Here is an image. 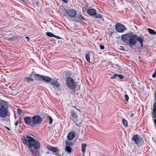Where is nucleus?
<instances>
[{
	"label": "nucleus",
	"mask_w": 156,
	"mask_h": 156,
	"mask_svg": "<svg viewBox=\"0 0 156 156\" xmlns=\"http://www.w3.org/2000/svg\"><path fill=\"white\" fill-rule=\"evenodd\" d=\"M25 123L32 128L35 127L38 124H40L42 119L38 115H34L31 117L27 116L24 118Z\"/></svg>",
	"instance_id": "1"
},
{
	"label": "nucleus",
	"mask_w": 156,
	"mask_h": 156,
	"mask_svg": "<svg viewBox=\"0 0 156 156\" xmlns=\"http://www.w3.org/2000/svg\"><path fill=\"white\" fill-rule=\"evenodd\" d=\"M66 86L70 89H74L76 87V85L73 79L71 77L67 78L66 80Z\"/></svg>",
	"instance_id": "7"
},
{
	"label": "nucleus",
	"mask_w": 156,
	"mask_h": 156,
	"mask_svg": "<svg viewBox=\"0 0 156 156\" xmlns=\"http://www.w3.org/2000/svg\"><path fill=\"white\" fill-rule=\"evenodd\" d=\"M51 82V85L55 90L58 91L60 90V86L59 83L57 81V80L52 79Z\"/></svg>",
	"instance_id": "10"
},
{
	"label": "nucleus",
	"mask_w": 156,
	"mask_h": 156,
	"mask_svg": "<svg viewBox=\"0 0 156 156\" xmlns=\"http://www.w3.org/2000/svg\"><path fill=\"white\" fill-rule=\"evenodd\" d=\"M132 141L133 143L138 146L143 144L144 143V139L141 137H139L137 134H135L132 137Z\"/></svg>",
	"instance_id": "6"
},
{
	"label": "nucleus",
	"mask_w": 156,
	"mask_h": 156,
	"mask_svg": "<svg viewBox=\"0 0 156 156\" xmlns=\"http://www.w3.org/2000/svg\"><path fill=\"white\" fill-rule=\"evenodd\" d=\"M22 142L24 144L27 145L29 148L33 147L34 149H37L39 148L40 147V144L39 142L28 135L26 136V137L23 138Z\"/></svg>",
	"instance_id": "2"
},
{
	"label": "nucleus",
	"mask_w": 156,
	"mask_h": 156,
	"mask_svg": "<svg viewBox=\"0 0 156 156\" xmlns=\"http://www.w3.org/2000/svg\"><path fill=\"white\" fill-rule=\"evenodd\" d=\"M34 81V79L30 76L25 77L23 79V81L25 82L30 83Z\"/></svg>",
	"instance_id": "18"
},
{
	"label": "nucleus",
	"mask_w": 156,
	"mask_h": 156,
	"mask_svg": "<svg viewBox=\"0 0 156 156\" xmlns=\"http://www.w3.org/2000/svg\"><path fill=\"white\" fill-rule=\"evenodd\" d=\"M95 16L94 17L96 18H101L103 19L102 18V16L99 13H97L95 14Z\"/></svg>",
	"instance_id": "26"
},
{
	"label": "nucleus",
	"mask_w": 156,
	"mask_h": 156,
	"mask_svg": "<svg viewBox=\"0 0 156 156\" xmlns=\"http://www.w3.org/2000/svg\"><path fill=\"white\" fill-rule=\"evenodd\" d=\"M62 0V1L64 2H65L66 3H67L68 1V0Z\"/></svg>",
	"instance_id": "38"
},
{
	"label": "nucleus",
	"mask_w": 156,
	"mask_h": 156,
	"mask_svg": "<svg viewBox=\"0 0 156 156\" xmlns=\"http://www.w3.org/2000/svg\"><path fill=\"white\" fill-rule=\"evenodd\" d=\"M122 123L123 124L124 126L125 127H127L128 125V122L127 121V120L124 118H123L122 119Z\"/></svg>",
	"instance_id": "21"
},
{
	"label": "nucleus",
	"mask_w": 156,
	"mask_h": 156,
	"mask_svg": "<svg viewBox=\"0 0 156 156\" xmlns=\"http://www.w3.org/2000/svg\"><path fill=\"white\" fill-rule=\"evenodd\" d=\"M35 156H36V155H35Z\"/></svg>",
	"instance_id": "47"
},
{
	"label": "nucleus",
	"mask_w": 156,
	"mask_h": 156,
	"mask_svg": "<svg viewBox=\"0 0 156 156\" xmlns=\"http://www.w3.org/2000/svg\"><path fill=\"white\" fill-rule=\"evenodd\" d=\"M66 147L65 150L69 154L71 152L72 147L73 146V143L71 141L68 140L66 141Z\"/></svg>",
	"instance_id": "9"
},
{
	"label": "nucleus",
	"mask_w": 156,
	"mask_h": 156,
	"mask_svg": "<svg viewBox=\"0 0 156 156\" xmlns=\"http://www.w3.org/2000/svg\"><path fill=\"white\" fill-rule=\"evenodd\" d=\"M33 75L34 76V78L37 80L41 81H42V79L43 76L37 74H33Z\"/></svg>",
	"instance_id": "17"
},
{
	"label": "nucleus",
	"mask_w": 156,
	"mask_h": 156,
	"mask_svg": "<svg viewBox=\"0 0 156 156\" xmlns=\"http://www.w3.org/2000/svg\"><path fill=\"white\" fill-rule=\"evenodd\" d=\"M51 80H52L51 79V78L50 77L48 76H43L42 81H44L46 82L48 84L51 82Z\"/></svg>",
	"instance_id": "13"
},
{
	"label": "nucleus",
	"mask_w": 156,
	"mask_h": 156,
	"mask_svg": "<svg viewBox=\"0 0 156 156\" xmlns=\"http://www.w3.org/2000/svg\"><path fill=\"white\" fill-rule=\"evenodd\" d=\"M72 118L74 119H76L78 117V116L76 114L75 112L73 110H71L70 112Z\"/></svg>",
	"instance_id": "19"
},
{
	"label": "nucleus",
	"mask_w": 156,
	"mask_h": 156,
	"mask_svg": "<svg viewBox=\"0 0 156 156\" xmlns=\"http://www.w3.org/2000/svg\"><path fill=\"white\" fill-rule=\"evenodd\" d=\"M117 77V74L115 73L111 78V79H113Z\"/></svg>",
	"instance_id": "29"
},
{
	"label": "nucleus",
	"mask_w": 156,
	"mask_h": 156,
	"mask_svg": "<svg viewBox=\"0 0 156 156\" xmlns=\"http://www.w3.org/2000/svg\"><path fill=\"white\" fill-rule=\"evenodd\" d=\"M86 58L87 62H88L89 63H90V56L89 54H86Z\"/></svg>",
	"instance_id": "24"
},
{
	"label": "nucleus",
	"mask_w": 156,
	"mask_h": 156,
	"mask_svg": "<svg viewBox=\"0 0 156 156\" xmlns=\"http://www.w3.org/2000/svg\"><path fill=\"white\" fill-rule=\"evenodd\" d=\"M154 94H155V99H156V91H155V92H154Z\"/></svg>",
	"instance_id": "44"
},
{
	"label": "nucleus",
	"mask_w": 156,
	"mask_h": 156,
	"mask_svg": "<svg viewBox=\"0 0 156 156\" xmlns=\"http://www.w3.org/2000/svg\"><path fill=\"white\" fill-rule=\"evenodd\" d=\"M125 101H128L129 99V97L128 95L127 94H126L125 95Z\"/></svg>",
	"instance_id": "32"
},
{
	"label": "nucleus",
	"mask_w": 156,
	"mask_h": 156,
	"mask_svg": "<svg viewBox=\"0 0 156 156\" xmlns=\"http://www.w3.org/2000/svg\"><path fill=\"white\" fill-rule=\"evenodd\" d=\"M60 12L62 15L69 18L74 17L77 13L76 11L74 10L73 9H67L64 8Z\"/></svg>",
	"instance_id": "5"
},
{
	"label": "nucleus",
	"mask_w": 156,
	"mask_h": 156,
	"mask_svg": "<svg viewBox=\"0 0 156 156\" xmlns=\"http://www.w3.org/2000/svg\"><path fill=\"white\" fill-rule=\"evenodd\" d=\"M87 12L88 14L91 16H95L96 13V11L92 9H89L87 10Z\"/></svg>",
	"instance_id": "14"
},
{
	"label": "nucleus",
	"mask_w": 156,
	"mask_h": 156,
	"mask_svg": "<svg viewBox=\"0 0 156 156\" xmlns=\"http://www.w3.org/2000/svg\"><path fill=\"white\" fill-rule=\"evenodd\" d=\"M30 151L33 154H34V150L32 148H30Z\"/></svg>",
	"instance_id": "36"
},
{
	"label": "nucleus",
	"mask_w": 156,
	"mask_h": 156,
	"mask_svg": "<svg viewBox=\"0 0 156 156\" xmlns=\"http://www.w3.org/2000/svg\"><path fill=\"white\" fill-rule=\"evenodd\" d=\"M46 35L47 36L49 37H54V34L50 32H47L46 33Z\"/></svg>",
	"instance_id": "25"
},
{
	"label": "nucleus",
	"mask_w": 156,
	"mask_h": 156,
	"mask_svg": "<svg viewBox=\"0 0 156 156\" xmlns=\"http://www.w3.org/2000/svg\"><path fill=\"white\" fill-rule=\"evenodd\" d=\"M8 108L9 106L8 102L5 101L0 100V117L4 118L10 115Z\"/></svg>",
	"instance_id": "4"
},
{
	"label": "nucleus",
	"mask_w": 156,
	"mask_h": 156,
	"mask_svg": "<svg viewBox=\"0 0 156 156\" xmlns=\"http://www.w3.org/2000/svg\"><path fill=\"white\" fill-rule=\"evenodd\" d=\"M147 30L150 34L153 35H156V32L154 30L150 28H148Z\"/></svg>",
	"instance_id": "20"
},
{
	"label": "nucleus",
	"mask_w": 156,
	"mask_h": 156,
	"mask_svg": "<svg viewBox=\"0 0 156 156\" xmlns=\"http://www.w3.org/2000/svg\"><path fill=\"white\" fill-rule=\"evenodd\" d=\"M137 35L133 33H128L122 35L121 40L123 42L128 44V45L131 47L136 44Z\"/></svg>",
	"instance_id": "3"
},
{
	"label": "nucleus",
	"mask_w": 156,
	"mask_h": 156,
	"mask_svg": "<svg viewBox=\"0 0 156 156\" xmlns=\"http://www.w3.org/2000/svg\"><path fill=\"white\" fill-rule=\"evenodd\" d=\"M21 1H26V0H21Z\"/></svg>",
	"instance_id": "45"
},
{
	"label": "nucleus",
	"mask_w": 156,
	"mask_h": 156,
	"mask_svg": "<svg viewBox=\"0 0 156 156\" xmlns=\"http://www.w3.org/2000/svg\"><path fill=\"white\" fill-rule=\"evenodd\" d=\"M25 38H26V39H27V41H29V37H25Z\"/></svg>",
	"instance_id": "41"
},
{
	"label": "nucleus",
	"mask_w": 156,
	"mask_h": 156,
	"mask_svg": "<svg viewBox=\"0 0 156 156\" xmlns=\"http://www.w3.org/2000/svg\"><path fill=\"white\" fill-rule=\"evenodd\" d=\"M74 123L76 124H77V121L76 120H74Z\"/></svg>",
	"instance_id": "39"
},
{
	"label": "nucleus",
	"mask_w": 156,
	"mask_h": 156,
	"mask_svg": "<svg viewBox=\"0 0 156 156\" xmlns=\"http://www.w3.org/2000/svg\"><path fill=\"white\" fill-rule=\"evenodd\" d=\"M14 124L16 126H17L18 124V121H16L14 123Z\"/></svg>",
	"instance_id": "37"
},
{
	"label": "nucleus",
	"mask_w": 156,
	"mask_h": 156,
	"mask_svg": "<svg viewBox=\"0 0 156 156\" xmlns=\"http://www.w3.org/2000/svg\"><path fill=\"white\" fill-rule=\"evenodd\" d=\"M47 148L53 153L57 152V154L58 153L59 150L57 147H53L50 146H47Z\"/></svg>",
	"instance_id": "11"
},
{
	"label": "nucleus",
	"mask_w": 156,
	"mask_h": 156,
	"mask_svg": "<svg viewBox=\"0 0 156 156\" xmlns=\"http://www.w3.org/2000/svg\"><path fill=\"white\" fill-rule=\"evenodd\" d=\"M117 77L120 79H122L123 78V76L121 74H117Z\"/></svg>",
	"instance_id": "31"
},
{
	"label": "nucleus",
	"mask_w": 156,
	"mask_h": 156,
	"mask_svg": "<svg viewBox=\"0 0 156 156\" xmlns=\"http://www.w3.org/2000/svg\"><path fill=\"white\" fill-rule=\"evenodd\" d=\"M85 19L82 16L81 14H78L76 17V22H80L85 20Z\"/></svg>",
	"instance_id": "16"
},
{
	"label": "nucleus",
	"mask_w": 156,
	"mask_h": 156,
	"mask_svg": "<svg viewBox=\"0 0 156 156\" xmlns=\"http://www.w3.org/2000/svg\"><path fill=\"white\" fill-rule=\"evenodd\" d=\"M152 113L153 114V115L152 116V118L154 121V119H156V112H152Z\"/></svg>",
	"instance_id": "27"
},
{
	"label": "nucleus",
	"mask_w": 156,
	"mask_h": 156,
	"mask_svg": "<svg viewBox=\"0 0 156 156\" xmlns=\"http://www.w3.org/2000/svg\"><path fill=\"white\" fill-rule=\"evenodd\" d=\"M134 115V114L133 113L132 114L130 115V117L131 118L133 117Z\"/></svg>",
	"instance_id": "40"
},
{
	"label": "nucleus",
	"mask_w": 156,
	"mask_h": 156,
	"mask_svg": "<svg viewBox=\"0 0 156 156\" xmlns=\"http://www.w3.org/2000/svg\"><path fill=\"white\" fill-rule=\"evenodd\" d=\"M154 109L152 112H156V103H154L153 105Z\"/></svg>",
	"instance_id": "30"
},
{
	"label": "nucleus",
	"mask_w": 156,
	"mask_h": 156,
	"mask_svg": "<svg viewBox=\"0 0 156 156\" xmlns=\"http://www.w3.org/2000/svg\"><path fill=\"white\" fill-rule=\"evenodd\" d=\"M21 111L19 112V110H18V113L19 114H21Z\"/></svg>",
	"instance_id": "42"
},
{
	"label": "nucleus",
	"mask_w": 156,
	"mask_h": 156,
	"mask_svg": "<svg viewBox=\"0 0 156 156\" xmlns=\"http://www.w3.org/2000/svg\"><path fill=\"white\" fill-rule=\"evenodd\" d=\"M73 107H74L75 108H76V107H74V106H73Z\"/></svg>",
	"instance_id": "46"
},
{
	"label": "nucleus",
	"mask_w": 156,
	"mask_h": 156,
	"mask_svg": "<svg viewBox=\"0 0 156 156\" xmlns=\"http://www.w3.org/2000/svg\"><path fill=\"white\" fill-rule=\"evenodd\" d=\"M75 136V134L73 132H70L68 134L67 139L68 140H73Z\"/></svg>",
	"instance_id": "12"
},
{
	"label": "nucleus",
	"mask_w": 156,
	"mask_h": 156,
	"mask_svg": "<svg viewBox=\"0 0 156 156\" xmlns=\"http://www.w3.org/2000/svg\"><path fill=\"white\" fill-rule=\"evenodd\" d=\"M100 47L101 49L103 50L104 49V46L103 45L100 44Z\"/></svg>",
	"instance_id": "33"
},
{
	"label": "nucleus",
	"mask_w": 156,
	"mask_h": 156,
	"mask_svg": "<svg viewBox=\"0 0 156 156\" xmlns=\"http://www.w3.org/2000/svg\"><path fill=\"white\" fill-rule=\"evenodd\" d=\"M6 129H7L8 130H10V128H9V127H6Z\"/></svg>",
	"instance_id": "43"
},
{
	"label": "nucleus",
	"mask_w": 156,
	"mask_h": 156,
	"mask_svg": "<svg viewBox=\"0 0 156 156\" xmlns=\"http://www.w3.org/2000/svg\"><path fill=\"white\" fill-rule=\"evenodd\" d=\"M136 41H138L140 43V46L141 47H143V41L144 39V37L143 36H140L138 37L137 36V37L136 38Z\"/></svg>",
	"instance_id": "15"
},
{
	"label": "nucleus",
	"mask_w": 156,
	"mask_h": 156,
	"mask_svg": "<svg viewBox=\"0 0 156 156\" xmlns=\"http://www.w3.org/2000/svg\"><path fill=\"white\" fill-rule=\"evenodd\" d=\"M87 146V145L86 144H82L81 145L82 147V151L83 152V154H84L86 150V148Z\"/></svg>",
	"instance_id": "22"
},
{
	"label": "nucleus",
	"mask_w": 156,
	"mask_h": 156,
	"mask_svg": "<svg viewBox=\"0 0 156 156\" xmlns=\"http://www.w3.org/2000/svg\"><path fill=\"white\" fill-rule=\"evenodd\" d=\"M152 76L153 78H155L156 76V71L153 74Z\"/></svg>",
	"instance_id": "34"
},
{
	"label": "nucleus",
	"mask_w": 156,
	"mask_h": 156,
	"mask_svg": "<svg viewBox=\"0 0 156 156\" xmlns=\"http://www.w3.org/2000/svg\"><path fill=\"white\" fill-rule=\"evenodd\" d=\"M34 5H36L37 7H39L40 4L38 0H34L33 2Z\"/></svg>",
	"instance_id": "23"
},
{
	"label": "nucleus",
	"mask_w": 156,
	"mask_h": 156,
	"mask_svg": "<svg viewBox=\"0 0 156 156\" xmlns=\"http://www.w3.org/2000/svg\"><path fill=\"white\" fill-rule=\"evenodd\" d=\"M48 117L49 119V123L50 124H51L52 123L53 119L50 116H48Z\"/></svg>",
	"instance_id": "28"
},
{
	"label": "nucleus",
	"mask_w": 156,
	"mask_h": 156,
	"mask_svg": "<svg viewBox=\"0 0 156 156\" xmlns=\"http://www.w3.org/2000/svg\"><path fill=\"white\" fill-rule=\"evenodd\" d=\"M54 37L56 38L57 39H61V38L60 37H59L57 36H56V35H54Z\"/></svg>",
	"instance_id": "35"
},
{
	"label": "nucleus",
	"mask_w": 156,
	"mask_h": 156,
	"mask_svg": "<svg viewBox=\"0 0 156 156\" xmlns=\"http://www.w3.org/2000/svg\"><path fill=\"white\" fill-rule=\"evenodd\" d=\"M115 30L118 32L123 33L126 30V27L124 25L120 23H118L115 26Z\"/></svg>",
	"instance_id": "8"
}]
</instances>
